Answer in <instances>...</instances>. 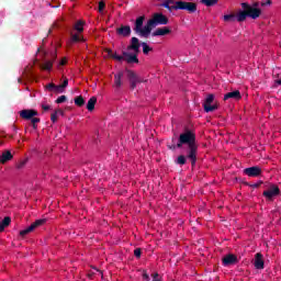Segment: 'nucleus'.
<instances>
[{"label": "nucleus", "mask_w": 281, "mask_h": 281, "mask_svg": "<svg viewBox=\"0 0 281 281\" xmlns=\"http://www.w3.org/2000/svg\"><path fill=\"white\" fill-rule=\"evenodd\" d=\"M177 146L178 148L187 146V159L190 161L192 168H194L196 166V155L199 154V145L196 144V134L194 131L186 128L179 135Z\"/></svg>", "instance_id": "1"}, {"label": "nucleus", "mask_w": 281, "mask_h": 281, "mask_svg": "<svg viewBox=\"0 0 281 281\" xmlns=\"http://www.w3.org/2000/svg\"><path fill=\"white\" fill-rule=\"evenodd\" d=\"M241 8L243 10L237 12L238 23L247 21V16L254 20L260 19V14H262V9H260V2H254L252 4L243 2Z\"/></svg>", "instance_id": "2"}, {"label": "nucleus", "mask_w": 281, "mask_h": 281, "mask_svg": "<svg viewBox=\"0 0 281 281\" xmlns=\"http://www.w3.org/2000/svg\"><path fill=\"white\" fill-rule=\"evenodd\" d=\"M146 18L144 15L138 16L134 24V32L142 38H148L150 36V33L153 32V27H157L155 23L153 22V19H149L147 23L144 26V20Z\"/></svg>", "instance_id": "3"}, {"label": "nucleus", "mask_w": 281, "mask_h": 281, "mask_svg": "<svg viewBox=\"0 0 281 281\" xmlns=\"http://www.w3.org/2000/svg\"><path fill=\"white\" fill-rule=\"evenodd\" d=\"M175 10H186L189 14H194L198 10L195 2L176 1Z\"/></svg>", "instance_id": "4"}, {"label": "nucleus", "mask_w": 281, "mask_h": 281, "mask_svg": "<svg viewBox=\"0 0 281 281\" xmlns=\"http://www.w3.org/2000/svg\"><path fill=\"white\" fill-rule=\"evenodd\" d=\"M45 223H47V218L36 220L29 227L20 231V236L22 238H25V236H27V234H32V232H34V229H38V227H42V225H45Z\"/></svg>", "instance_id": "5"}, {"label": "nucleus", "mask_w": 281, "mask_h": 281, "mask_svg": "<svg viewBox=\"0 0 281 281\" xmlns=\"http://www.w3.org/2000/svg\"><path fill=\"white\" fill-rule=\"evenodd\" d=\"M212 102H214V94H207L203 103L205 113H212L213 111H216V109H218V105H212Z\"/></svg>", "instance_id": "6"}, {"label": "nucleus", "mask_w": 281, "mask_h": 281, "mask_svg": "<svg viewBox=\"0 0 281 281\" xmlns=\"http://www.w3.org/2000/svg\"><path fill=\"white\" fill-rule=\"evenodd\" d=\"M280 194V188L276 184H271L270 188L263 191V196L268 199V201H272L273 196H278Z\"/></svg>", "instance_id": "7"}, {"label": "nucleus", "mask_w": 281, "mask_h": 281, "mask_svg": "<svg viewBox=\"0 0 281 281\" xmlns=\"http://www.w3.org/2000/svg\"><path fill=\"white\" fill-rule=\"evenodd\" d=\"M151 21L154 25H168V16L164 15V13H154Z\"/></svg>", "instance_id": "8"}, {"label": "nucleus", "mask_w": 281, "mask_h": 281, "mask_svg": "<svg viewBox=\"0 0 281 281\" xmlns=\"http://www.w3.org/2000/svg\"><path fill=\"white\" fill-rule=\"evenodd\" d=\"M123 60H126L128 65H137L139 64V58H137V53L131 54L127 52H123Z\"/></svg>", "instance_id": "9"}, {"label": "nucleus", "mask_w": 281, "mask_h": 281, "mask_svg": "<svg viewBox=\"0 0 281 281\" xmlns=\"http://www.w3.org/2000/svg\"><path fill=\"white\" fill-rule=\"evenodd\" d=\"M244 175L247 177H260V175H262V169L258 166L249 167L244 169Z\"/></svg>", "instance_id": "10"}, {"label": "nucleus", "mask_w": 281, "mask_h": 281, "mask_svg": "<svg viewBox=\"0 0 281 281\" xmlns=\"http://www.w3.org/2000/svg\"><path fill=\"white\" fill-rule=\"evenodd\" d=\"M238 257L234 254H228L222 259V263L224 267H229V265H237Z\"/></svg>", "instance_id": "11"}, {"label": "nucleus", "mask_w": 281, "mask_h": 281, "mask_svg": "<svg viewBox=\"0 0 281 281\" xmlns=\"http://www.w3.org/2000/svg\"><path fill=\"white\" fill-rule=\"evenodd\" d=\"M139 47H142V44L139 43V38L132 37L131 44L127 46V49L131 52H134V54H139Z\"/></svg>", "instance_id": "12"}, {"label": "nucleus", "mask_w": 281, "mask_h": 281, "mask_svg": "<svg viewBox=\"0 0 281 281\" xmlns=\"http://www.w3.org/2000/svg\"><path fill=\"white\" fill-rule=\"evenodd\" d=\"M131 25H121L116 29L117 36H123V38H128L131 36Z\"/></svg>", "instance_id": "13"}, {"label": "nucleus", "mask_w": 281, "mask_h": 281, "mask_svg": "<svg viewBox=\"0 0 281 281\" xmlns=\"http://www.w3.org/2000/svg\"><path fill=\"white\" fill-rule=\"evenodd\" d=\"M36 115H38V112L36 110L20 111V117H22V120H32L33 117H36Z\"/></svg>", "instance_id": "14"}, {"label": "nucleus", "mask_w": 281, "mask_h": 281, "mask_svg": "<svg viewBox=\"0 0 281 281\" xmlns=\"http://www.w3.org/2000/svg\"><path fill=\"white\" fill-rule=\"evenodd\" d=\"M126 72H127V78L130 80L131 89L134 90L138 85L137 83V81H138L137 74H135V71L128 70V69L126 70Z\"/></svg>", "instance_id": "15"}, {"label": "nucleus", "mask_w": 281, "mask_h": 281, "mask_svg": "<svg viewBox=\"0 0 281 281\" xmlns=\"http://www.w3.org/2000/svg\"><path fill=\"white\" fill-rule=\"evenodd\" d=\"M254 266L256 269H259V270L265 269V259H262V254L257 252L255 255Z\"/></svg>", "instance_id": "16"}, {"label": "nucleus", "mask_w": 281, "mask_h": 281, "mask_svg": "<svg viewBox=\"0 0 281 281\" xmlns=\"http://www.w3.org/2000/svg\"><path fill=\"white\" fill-rule=\"evenodd\" d=\"M172 31L168 27V26H165V27H158L157 30H155L153 33H151V36H166L168 34H170Z\"/></svg>", "instance_id": "17"}, {"label": "nucleus", "mask_w": 281, "mask_h": 281, "mask_svg": "<svg viewBox=\"0 0 281 281\" xmlns=\"http://www.w3.org/2000/svg\"><path fill=\"white\" fill-rule=\"evenodd\" d=\"M240 98H243V95H240L239 90H235L233 92H228V93L224 94L225 102H227V100H240Z\"/></svg>", "instance_id": "18"}, {"label": "nucleus", "mask_w": 281, "mask_h": 281, "mask_svg": "<svg viewBox=\"0 0 281 281\" xmlns=\"http://www.w3.org/2000/svg\"><path fill=\"white\" fill-rule=\"evenodd\" d=\"M122 78H124V71H119L116 75H114L115 89H120V87H122Z\"/></svg>", "instance_id": "19"}, {"label": "nucleus", "mask_w": 281, "mask_h": 281, "mask_svg": "<svg viewBox=\"0 0 281 281\" xmlns=\"http://www.w3.org/2000/svg\"><path fill=\"white\" fill-rule=\"evenodd\" d=\"M12 158H13L12 153L10 150H5L0 156V164H8V161L12 160Z\"/></svg>", "instance_id": "20"}, {"label": "nucleus", "mask_w": 281, "mask_h": 281, "mask_svg": "<svg viewBox=\"0 0 281 281\" xmlns=\"http://www.w3.org/2000/svg\"><path fill=\"white\" fill-rule=\"evenodd\" d=\"M105 52H106L108 56L110 58H113L114 60H119V61L124 60V56L117 55V53H113V50L110 48H106Z\"/></svg>", "instance_id": "21"}, {"label": "nucleus", "mask_w": 281, "mask_h": 281, "mask_svg": "<svg viewBox=\"0 0 281 281\" xmlns=\"http://www.w3.org/2000/svg\"><path fill=\"white\" fill-rule=\"evenodd\" d=\"M188 161H190V160L188 159V153L187 151H186V155H180L176 159V164L178 166H186V164H188Z\"/></svg>", "instance_id": "22"}, {"label": "nucleus", "mask_w": 281, "mask_h": 281, "mask_svg": "<svg viewBox=\"0 0 281 281\" xmlns=\"http://www.w3.org/2000/svg\"><path fill=\"white\" fill-rule=\"evenodd\" d=\"M10 223H12V218L10 216H5L1 222H0V232H4L5 227L10 226Z\"/></svg>", "instance_id": "23"}, {"label": "nucleus", "mask_w": 281, "mask_h": 281, "mask_svg": "<svg viewBox=\"0 0 281 281\" xmlns=\"http://www.w3.org/2000/svg\"><path fill=\"white\" fill-rule=\"evenodd\" d=\"M98 102L97 97H91L87 103V110L88 111H93L95 109V104Z\"/></svg>", "instance_id": "24"}, {"label": "nucleus", "mask_w": 281, "mask_h": 281, "mask_svg": "<svg viewBox=\"0 0 281 281\" xmlns=\"http://www.w3.org/2000/svg\"><path fill=\"white\" fill-rule=\"evenodd\" d=\"M172 3H175V0H165L160 5L169 10V12H172V10H175V5H170Z\"/></svg>", "instance_id": "25"}, {"label": "nucleus", "mask_w": 281, "mask_h": 281, "mask_svg": "<svg viewBox=\"0 0 281 281\" xmlns=\"http://www.w3.org/2000/svg\"><path fill=\"white\" fill-rule=\"evenodd\" d=\"M75 30L79 33L85 32V21L82 20L77 21L75 24Z\"/></svg>", "instance_id": "26"}, {"label": "nucleus", "mask_w": 281, "mask_h": 281, "mask_svg": "<svg viewBox=\"0 0 281 281\" xmlns=\"http://www.w3.org/2000/svg\"><path fill=\"white\" fill-rule=\"evenodd\" d=\"M224 21L226 23L229 22V21H232V22L238 21V13L237 14L231 13V14L224 15Z\"/></svg>", "instance_id": "27"}, {"label": "nucleus", "mask_w": 281, "mask_h": 281, "mask_svg": "<svg viewBox=\"0 0 281 281\" xmlns=\"http://www.w3.org/2000/svg\"><path fill=\"white\" fill-rule=\"evenodd\" d=\"M200 3H203L206 8H212L218 3V0H200Z\"/></svg>", "instance_id": "28"}, {"label": "nucleus", "mask_w": 281, "mask_h": 281, "mask_svg": "<svg viewBox=\"0 0 281 281\" xmlns=\"http://www.w3.org/2000/svg\"><path fill=\"white\" fill-rule=\"evenodd\" d=\"M76 106H85V98L82 95H78L75 98Z\"/></svg>", "instance_id": "29"}, {"label": "nucleus", "mask_w": 281, "mask_h": 281, "mask_svg": "<svg viewBox=\"0 0 281 281\" xmlns=\"http://www.w3.org/2000/svg\"><path fill=\"white\" fill-rule=\"evenodd\" d=\"M70 41L71 43H81L85 41V37H80L78 34H71Z\"/></svg>", "instance_id": "30"}, {"label": "nucleus", "mask_w": 281, "mask_h": 281, "mask_svg": "<svg viewBox=\"0 0 281 281\" xmlns=\"http://www.w3.org/2000/svg\"><path fill=\"white\" fill-rule=\"evenodd\" d=\"M52 67H54V63L50 60H47L42 65V69H45L46 71H52Z\"/></svg>", "instance_id": "31"}, {"label": "nucleus", "mask_w": 281, "mask_h": 281, "mask_svg": "<svg viewBox=\"0 0 281 281\" xmlns=\"http://www.w3.org/2000/svg\"><path fill=\"white\" fill-rule=\"evenodd\" d=\"M140 45L143 47V54L148 55L149 52H153V48L146 42H143Z\"/></svg>", "instance_id": "32"}, {"label": "nucleus", "mask_w": 281, "mask_h": 281, "mask_svg": "<svg viewBox=\"0 0 281 281\" xmlns=\"http://www.w3.org/2000/svg\"><path fill=\"white\" fill-rule=\"evenodd\" d=\"M171 142H172V144L167 145L169 150H177V148H179V146H177V144H175V142H177V138H172Z\"/></svg>", "instance_id": "33"}, {"label": "nucleus", "mask_w": 281, "mask_h": 281, "mask_svg": "<svg viewBox=\"0 0 281 281\" xmlns=\"http://www.w3.org/2000/svg\"><path fill=\"white\" fill-rule=\"evenodd\" d=\"M54 93H65V90L61 85L55 86V89L53 90Z\"/></svg>", "instance_id": "34"}, {"label": "nucleus", "mask_w": 281, "mask_h": 281, "mask_svg": "<svg viewBox=\"0 0 281 281\" xmlns=\"http://www.w3.org/2000/svg\"><path fill=\"white\" fill-rule=\"evenodd\" d=\"M56 104H63V102H67V95H60L56 99Z\"/></svg>", "instance_id": "35"}, {"label": "nucleus", "mask_w": 281, "mask_h": 281, "mask_svg": "<svg viewBox=\"0 0 281 281\" xmlns=\"http://www.w3.org/2000/svg\"><path fill=\"white\" fill-rule=\"evenodd\" d=\"M50 121L53 122V124H56V122H58V112H54L53 114H50Z\"/></svg>", "instance_id": "36"}, {"label": "nucleus", "mask_w": 281, "mask_h": 281, "mask_svg": "<svg viewBox=\"0 0 281 281\" xmlns=\"http://www.w3.org/2000/svg\"><path fill=\"white\" fill-rule=\"evenodd\" d=\"M45 89H47V91L54 92V89H56V85L50 82L45 86Z\"/></svg>", "instance_id": "37"}, {"label": "nucleus", "mask_w": 281, "mask_h": 281, "mask_svg": "<svg viewBox=\"0 0 281 281\" xmlns=\"http://www.w3.org/2000/svg\"><path fill=\"white\" fill-rule=\"evenodd\" d=\"M38 122H41V119H38V117H32L31 119V123H32V125H33V128H36V124H38Z\"/></svg>", "instance_id": "38"}, {"label": "nucleus", "mask_w": 281, "mask_h": 281, "mask_svg": "<svg viewBox=\"0 0 281 281\" xmlns=\"http://www.w3.org/2000/svg\"><path fill=\"white\" fill-rule=\"evenodd\" d=\"M25 164H27V159H24L22 161H20L18 165H16V168L19 170H21V168H25Z\"/></svg>", "instance_id": "39"}, {"label": "nucleus", "mask_w": 281, "mask_h": 281, "mask_svg": "<svg viewBox=\"0 0 281 281\" xmlns=\"http://www.w3.org/2000/svg\"><path fill=\"white\" fill-rule=\"evenodd\" d=\"M135 258H142V248H136L134 250Z\"/></svg>", "instance_id": "40"}, {"label": "nucleus", "mask_w": 281, "mask_h": 281, "mask_svg": "<svg viewBox=\"0 0 281 281\" xmlns=\"http://www.w3.org/2000/svg\"><path fill=\"white\" fill-rule=\"evenodd\" d=\"M104 8H106V3L104 1L99 2V12H104Z\"/></svg>", "instance_id": "41"}, {"label": "nucleus", "mask_w": 281, "mask_h": 281, "mask_svg": "<svg viewBox=\"0 0 281 281\" xmlns=\"http://www.w3.org/2000/svg\"><path fill=\"white\" fill-rule=\"evenodd\" d=\"M60 86L63 87L64 90L67 89V87L69 86V79L65 78Z\"/></svg>", "instance_id": "42"}, {"label": "nucleus", "mask_w": 281, "mask_h": 281, "mask_svg": "<svg viewBox=\"0 0 281 281\" xmlns=\"http://www.w3.org/2000/svg\"><path fill=\"white\" fill-rule=\"evenodd\" d=\"M271 3H273V1H271V0H266V1H262V2L260 3V5H261L262 8H265V5H271Z\"/></svg>", "instance_id": "43"}, {"label": "nucleus", "mask_w": 281, "mask_h": 281, "mask_svg": "<svg viewBox=\"0 0 281 281\" xmlns=\"http://www.w3.org/2000/svg\"><path fill=\"white\" fill-rule=\"evenodd\" d=\"M143 280H145V281H150V277L148 276V273L146 272V270H144V272H143Z\"/></svg>", "instance_id": "44"}, {"label": "nucleus", "mask_w": 281, "mask_h": 281, "mask_svg": "<svg viewBox=\"0 0 281 281\" xmlns=\"http://www.w3.org/2000/svg\"><path fill=\"white\" fill-rule=\"evenodd\" d=\"M42 109H43V111H49V109H52V106L47 105V104H42Z\"/></svg>", "instance_id": "45"}, {"label": "nucleus", "mask_w": 281, "mask_h": 281, "mask_svg": "<svg viewBox=\"0 0 281 281\" xmlns=\"http://www.w3.org/2000/svg\"><path fill=\"white\" fill-rule=\"evenodd\" d=\"M260 186H262V181H259V182H257V183H254V184H251L250 187H251V188H260Z\"/></svg>", "instance_id": "46"}, {"label": "nucleus", "mask_w": 281, "mask_h": 281, "mask_svg": "<svg viewBox=\"0 0 281 281\" xmlns=\"http://www.w3.org/2000/svg\"><path fill=\"white\" fill-rule=\"evenodd\" d=\"M136 79H138L137 83H142V82H146V80H144L142 77L136 75Z\"/></svg>", "instance_id": "47"}, {"label": "nucleus", "mask_w": 281, "mask_h": 281, "mask_svg": "<svg viewBox=\"0 0 281 281\" xmlns=\"http://www.w3.org/2000/svg\"><path fill=\"white\" fill-rule=\"evenodd\" d=\"M151 278H153V280L159 279V273H157V272L153 273V274H151Z\"/></svg>", "instance_id": "48"}, {"label": "nucleus", "mask_w": 281, "mask_h": 281, "mask_svg": "<svg viewBox=\"0 0 281 281\" xmlns=\"http://www.w3.org/2000/svg\"><path fill=\"white\" fill-rule=\"evenodd\" d=\"M55 112H57V115L59 114V115H65V111H63V110H56Z\"/></svg>", "instance_id": "49"}, {"label": "nucleus", "mask_w": 281, "mask_h": 281, "mask_svg": "<svg viewBox=\"0 0 281 281\" xmlns=\"http://www.w3.org/2000/svg\"><path fill=\"white\" fill-rule=\"evenodd\" d=\"M59 65H61V66L67 65V59H61L60 63H59Z\"/></svg>", "instance_id": "50"}, {"label": "nucleus", "mask_w": 281, "mask_h": 281, "mask_svg": "<svg viewBox=\"0 0 281 281\" xmlns=\"http://www.w3.org/2000/svg\"><path fill=\"white\" fill-rule=\"evenodd\" d=\"M276 82H277V85L281 86V79H278Z\"/></svg>", "instance_id": "51"}, {"label": "nucleus", "mask_w": 281, "mask_h": 281, "mask_svg": "<svg viewBox=\"0 0 281 281\" xmlns=\"http://www.w3.org/2000/svg\"><path fill=\"white\" fill-rule=\"evenodd\" d=\"M54 27H58V24L55 23V24H54Z\"/></svg>", "instance_id": "52"}, {"label": "nucleus", "mask_w": 281, "mask_h": 281, "mask_svg": "<svg viewBox=\"0 0 281 281\" xmlns=\"http://www.w3.org/2000/svg\"><path fill=\"white\" fill-rule=\"evenodd\" d=\"M37 52H41V48H38Z\"/></svg>", "instance_id": "53"}, {"label": "nucleus", "mask_w": 281, "mask_h": 281, "mask_svg": "<svg viewBox=\"0 0 281 281\" xmlns=\"http://www.w3.org/2000/svg\"><path fill=\"white\" fill-rule=\"evenodd\" d=\"M100 272V274L102 276V271H99Z\"/></svg>", "instance_id": "54"}]
</instances>
